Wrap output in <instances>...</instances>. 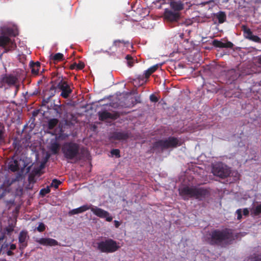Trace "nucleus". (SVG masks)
I'll use <instances>...</instances> for the list:
<instances>
[{
	"instance_id": "1",
	"label": "nucleus",
	"mask_w": 261,
	"mask_h": 261,
	"mask_svg": "<svg viewBox=\"0 0 261 261\" xmlns=\"http://www.w3.org/2000/svg\"><path fill=\"white\" fill-rule=\"evenodd\" d=\"M235 240L232 229L226 228L223 229H214L211 231L207 238L208 243L222 247L231 244Z\"/></svg>"
},
{
	"instance_id": "2",
	"label": "nucleus",
	"mask_w": 261,
	"mask_h": 261,
	"mask_svg": "<svg viewBox=\"0 0 261 261\" xmlns=\"http://www.w3.org/2000/svg\"><path fill=\"white\" fill-rule=\"evenodd\" d=\"M62 151L64 157L68 160L76 159L80 161L89 155L88 150L84 148L80 149V145L74 142H65L62 146Z\"/></svg>"
},
{
	"instance_id": "3",
	"label": "nucleus",
	"mask_w": 261,
	"mask_h": 261,
	"mask_svg": "<svg viewBox=\"0 0 261 261\" xmlns=\"http://www.w3.org/2000/svg\"><path fill=\"white\" fill-rule=\"evenodd\" d=\"M179 194L185 200L190 198H195L198 200H202L210 195V192L203 188L185 187L179 189Z\"/></svg>"
},
{
	"instance_id": "4",
	"label": "nucleus",
	"mask_w": 261,
	"mask_h": 261,
	"mask_svg": "<svg viewBox=\"0 0 261 261\" xmlns=\"http://www.w3.org/2000/svg\"><path fill=\"white\" fill-rule=\"evenodd\" d=\"M181 145L182 143L178 138L170 136L154 142L153 144V147L154 149L161 148L162 150H165L170 148H176Z\"/></svg>"
},
{
	"instance_id": "5",
	"label": "nucleus",
	"mask_w": 261,
	"mask_h": 261,
	"mask_svg": "<svg viewBox=\"0 0 261 261\" xmlns=\"http://www.w3.org/2000/svg\"><path fill=\"white\" fill-rule=\"evenodd\" d=\"M97 245L98 250L107 253L114 252L120 248L117 242L112 239H108L105 241L98 242Z\"/></svg>"
},
{
	"instance_id": "6",
	"label": "nucleus",
	"mask_w": 261,
	"mask_h": 261,
	"mask_svg": "<svg viewBox=\"0 0 261 261\" xmlns=\"http://www.w3.org/2000/svg\"><path fill=\"white\" fill-rule=\"evenodd\" d=\"M212 173L215 176L221 178L228 177L230 174V168L222 163H218L213 165Z\"/></svg>"
},
{
	"instance_id": "7",
	"label": "nucleus",
	"mask_w": 261,
	"mask_h": 261,
	"mask_svg": "<svg viewBox=\"0 0 261 261\" xmlns=\"http://www.w3.org/2000/svg\"><path fill=\"white\" fill-rule=\"evenodd\" d=\"M0 46L4 48L3 53L14 50L16 47L14 41L3 33L0 35Z\"/></svg>"
},
{
	"instance_id": "8",
	"label": "nucleus",
	"mask_w": 261,
	"mask_h": 261,
	"mask_svg": "<svg viewBox=\"0 0 261 261\" xmlns=\"http://www.w3.org/2000/svg\"><path fill=\"white\" fill-rule=\"evenodd\" d=\"M57 87L61 91L60 96L64 98H68L72 92V89L67 82L63 80L62 76L59 77Z\"/></svg>"
},
{
	"instance_id": "9",
	"label": "nucleus",
	"mask_w": 261,
	"mask_h": 261,
	"mask_svg": "<svg viewBox=\"0 0 261 261\" xmlns=\"http://www.w3.org/2000/svg\"><path fill=\"white\" fill-rule=\"evenodd\" d=\"M1 82L3 84H6L9 86H15L16 92L19 90V85L17 84L18 83V79L16 75L12 74H6L3 75Z\"/></svg>"
},
{
	"instance_id": "10",
	"label": "nucleus",
	"mask_w": 261,
	"mask_h": 261,
	"mask_svg": "<svg viewBox=\"0 0 261 261\" xmlns=\"http://www.w3.org/2000/svg\"><path fill=\"white\" fill-rule=\"evenodd\" d=\"M90 210L95 215L100 218H105L108 222H111L113 220V217L110 213L101 208L91 205Z\"/></svg>"
},
{
	"instance_id": "11",
	"label": "nucleus",
	"mask_w": 261,
	"mask_h": 261,
	"mask_svg": "<svg viewBox=\"0 0 261 261\" xmlns=\"http://www.w3.org/2000/svg\"><path fill=\"white\" fill-rule=\"evenodd\" d=\"M241 30L243 32L244 37L252 41L261 43V39L257 36L254 35L251 30L246 25L241 26Z\"/></svg>"
},
{
	"instance_id": "12",
	"label": "nucleus",
	"mask_w": 261,
	"mask_h": 261,
	"mask_svg": "<svg viewBox=\"0 0 261 261\" xmlns=\"http://www.w3.org/2000/svg\"><path fill=\"white\" fill-rule=\"evenodd\" d=\"M29 239L28 231L26 230H22L20 232L18 237V241L19 243V249L23 253V250L28 246V240Z\"/></svg>"
},
{
	"instance_id": "13",
	"label": "nucleus",
	"mask_w": 261,
	"mask_h": 261,
	"mask_svg": "<svg viewBox=\"0 0 261 261\" xmlns=\"http://www.w3.org/2000/svg\"><path fill=\"white\" fill-rule=\"evenodd\" d=\"M180 17L178 12H173L172 10L166 9L164 12V18L168 22H176Z\"/></svg>"
},
{
	"instance_id": "14",
	"label": "nucleus",
	"mask_w": 261,
	"mask_h": 261,
	"mask_svg": "<svg viewBox=\"0 0 261 261\" xmlns=\"http://www.w3.org/2000/svg\"><path fill=\"white\" fill-rule=\"evenodd\" d=\"M99 119L101 121H105L108 119H117L119 115L118 113H111L107 111H103L102 112H99L98 113Z\"/></svg>"
},
{
	"instance_id": "15",
	"label": "nucleus",
	"mask_w": 261,
	"mask_h": 261,
	"mask_svg": "<svg viewBox=\"0 0 261 261\" xmlns=\"http://www.w3.org/2000/svg\"><path fill=\"white\" fill-rule=\"evenodd\" d=\"M129 137L127 132H114L111 138L115 140H126Z\"/></svg>"
},
{
	"instance_id": "16",
	"label": "nucleus",
	"mask_w": 261,
	"mask_h": 261,
	"mask_svg": "<svg viewBox=\"0 0 261 261\" xmlns=\"http://www.w3.org/2000/svg\"><path fill=\"white\" fill-rule=\"evenodd\" d=\"M158 67L159 66L158 64H156L149 68L147 70L145 71L143 75H140L138 76V80L139 81H143L144 79H148L150 75L157 70Z\"/></svg>"
},
{
	"instance_id": "17",
	"label": "nucleus",
	"mask_w": 261,
	"mask_h": 261,
	"mask_svg": "<svg viewBox=\"0 0 261 261\" xmlns=\"http://www.w3.org/2000/svg\"><path fill=\"white\" fill-rule=\"evenodd\" d=\"M36 242L44 246H55L58 245V241L51 238H41Z\"/></svg>"
},
{
	"instance_id": "18",
	"label": "nucleus",
	"mask_w": 261,
	"mask_h": 261,
	"mask_svg": "<svg viewBox=\"0 0 261 261\" xmlns=\"http://www.w3.org/2000/svg\"><path fill=\"white\" fill-rule=\"evenodd\" d=\"M213 45L215 47L219 48H232L233 46V44L230 41H227L224 43L218 40H213Z\"/></svg>"
},
{
	"instance_id": "19",
	"label": "nucleus",
	"mask_w": 261,
	"mask_h": 261,
	"mask_svg": "<svg viewBox=\"0 0 261 261\" xmlns=\"http://www.w3.org/2000/svg\"><path fill=\"white\" fill-rule=\"evenodd\" d=\"M170 5L175 11H179L184 9V4L181 0H170Z\"/></svg>"
},
{
	"instance_id": "20",
	"label": "nucleus",
	"mask_w": 261,
	"mask_h": 261,
	"mask_svg": "<svg viewBox=\"0 0 261 261\" xmlns=\"http://www.w3.org/2000/svg\"><path fill=\"white\" fill-rule=\"evenodd\" d=\"M56 92V87L54 86H52L48 91L45 92L43 101L45 103H48L50 99L55 95Z\"/></svg>"
},
{
	"instance_id": "21",
	"label": "nucleus",
	"mask_w": 261,
	"mask_h": 261,
	"mask_svg": "<svg viewBox=\"0 0 261 261\" xmlns=\"http://www.w3.org/2000/svg\"><path fill=\"white\" fill-rule=\"evenodd\" d=\"M91 207V204L88 205L85 204L84 205H82L77 208L73 209L71 211L69 212L70 215H75L79 213H83L88 210H90Z\"/></svg>"
},
{
	"instance_id": "22",
	"label": "nucleus",
	"mask_w": 261,
	"mask_h": 261,
	"mask_svg": "<svg viewBox=\"0 0 261 261\" xmlns=\"http://www.w3.org/2000/svg\"><path fill=\"white\" fill-rule=\"evenodd\" d=\"M214 17L218 20L219 23H223L226 20V15L225 13L223 11H219L214 14Z\"/></svg>"
},
{
	"instance_id": "23",
	"label": "nucleus",
	"mask_w": 261,
	"mask_h": 261,
	"mask_svg": "<svg viewBox=\"0 0 261 261\" xmlns=\"http://www.w3.org/2000/svg\"><path fill=\"white\" fill-rule=\"evenodd\" d=\"M8 168L12 172H16L19 170L18 162L16 160L11 161L8 164Z\"/></svg>"
},
{
	"instance_id": "24",
	"label": "nucleus",
	"mask_w": 261,
	"mask_h": 261,
	"mask_svg": "<svg viewBox=\"0 0 261 261\" xmlns=\"http://www.w3.org/2000/svg\"><path fill=\"white\" fill-rule=\"evenodd\" d=\"M52 110L55 113V116L59 117V118L61 117V115L63 113L62 105L54 103Z\"/></svg>"
},
{
	"instance_id": "25",
	"label": "nucleus",
	"mask_w": 261,
	"mask_h": 261,
	"mask_svg": "<svg viewBox=\"0 0 261 261\" xmlns=\"http://www.w3.org/2000/svg\"><path fill=\"white\" fill-rule=\"evenodd\" d=\"M51 62L54 63L64 60V56L62 53H57L54 55H51L50 59Z\"/></svg>"
},
{
	"instance_id": "26",
	"label": "nucleus",
	"mask_w": 261,
	"mask_h": 261,
	"mask_svg": "<svg viewBox=\"0 0 261 261\" xmlns=\"http://www.w3.org/2000/svg\"><path fill=\"white\" fill-rule=\"evenodd\" d=\"M59 149L60 144L58 142H54L51 143L49 150L53 154H58L59 153Z\"/></svg>"
},
{
	"instance_id": "27",
	"label": "nucleus",
	"mask_w": 261,
	"mask_h": 261,
	"mask_svg": "<svg viewBox=\"0 0 261 261\" xmlns=\"http://www.w3.org/2000/svg\"><path fill=\"white\" fill-rule=\"evenodd\" d=\"M59 120L57 118H51L48 121L47 128L48 129H53L58 124Z\"/></svg>"
},
{
	"instance_id": "28",
	"label": "nucleus",
	"mask_w": 261,
	"mask_h": 261,
	"mask_svg": "<svg viewBox=\"0 0 261 261\" xmlns=\"http://www.w3.org/2000/svg\"><path fill=\"white\" fill-rule=\"evenodd\" d=\"M6 130L4 124L0 122V144L4 142Z\"/></svg>"
},
{
	"instance_id": "29",
	"label": "nucleus",
	"mask_w": 261,
	"mask_h": 261,
	"mask_svg": "<svg viewBox=\"0 0 261 261\" xmlns=\"http://www.w3.org/2000/svg\"><path fill=\"white\" fill-rule=\"evenodd\" d=\"M128 43V41L118 39L114 41L113 46H115L116 48H117L120 47L121 46V44H122L123 46H125L126 44Z\"/></svg>"
},
{
	"instance_id": "30",
	"label": "nucleus",
	"mask_w": 261,
	"mask_h": 261,
	"mask_svg": "<svg viewBox=\"0 0 261 261\" xmlns=\"http://www.w3.org/2000/svg\"><path fill=\"white\" fill-rule=\"evenodd\" d=\"M252 214L255 216H258L261 214V204L257 205L254 209L252 211Z\"/></svg>"
},
{
	"instance_id": "31",
	"label": "nucleus",
	"mask_w": 261,
	"mask_h": 261,
	"mask_svg": "<svg viewBox=\"0 0 261 261\" xmlns=\"http://www.w3.org/2000/svg\"><path fill=\"white\" fill-rule=\"evenodd\" d=\"M34 175L40 176L41 175L43 174V172L41 171V168H35L31 172Z\"/></svg>"
},
{
	"instance_id": "32",
	"label": "nucleus",
	"mask_w": 261,
	"mask_h": 261,
	"mask_svg": "<svg viewBox=\"0 0 261 261\" xmlns=\"http://www.w3.org/2000/svg\"><path fill=\"white\" fill-rule=\"evenodd\" d=\"M50 192V187L47 186L45 188L41 189L39 194L42 197H44L46 194Z\"/></svg>"
},
{
	"instance_id": "33",
	"label": "nucleus",
	"mask_w": 261,
	"mask_h": 261,
	"mask_svg": "<svg viewBox=\"0 0 261 261\" xmlns=\"http://www.w3.org/2000/svg\"><path fill=\"white\" fill-rule=\"evenodd\" d=\"M62 182L57 179H54L50 185V187H54L55 189H58L59 185L61 184Z\"/></svg>"
},
{
	"instance_id": "34",
	"label": "nucleus",
	"mask_w": 261,
	"mask_h": 261,
	"mask_svg": "<svg viewBox=\"0 0 261 261\" xmlns=\"http://www.w3.org/2000/svg\"><path fill=\"white\" fill-rule=\"evenodd\" d=\"M111 153L112 155H114L116 158H119L120 156V150L118 149H112L111 151Z\"/></svg>"
},
{
	"instance_id": "35",
	"label": "nucleus",
	"mask_w": 261,
	"mask_h": 261,
	"mask_svg": "<svg viewBox=\"0 0 261 261\" xmlns=\"http://www.w3.org/2000/svg\"><path fill=\"white\" fill-rule=\"evenodd\" d=\"M45 229V225L43 223H40L37 227V230L39 232H43Z\"/></svg>"
},
{
	"instance_id": "36",
	"label": "nucleus",
	"mask_w": 261,
	"mask_h": 261,
	"mask_svg": "<svg viewBox=\"0 0 261 261\" xmlns=\"http://www.w3.org/2000/svg\"><path fill=\"white\" fill-rule=\"evenodd\" d=\"M250 261H261V254L255 255L250 258Z\"/></svg>"
},
{
	"instance_id": "37",
	"label": "nucleus",
	"mask_w": 261,
	"mask_h": 261,
	"mask_svg": "<svg viewBox=\"0 0 261 261\" xmlns=\"http://www.w3.org/2000/svg\"><path fill=\"white\" fill-rule=\"evenodd\" d=\"M35 177H36L35 175L33 174L32 173H30V174L29 175V177H28V180H29V182H30V183L35 182H36Z\"/></svg>"
},
{
	"instance_id": "38",
	"label": "nucleus",
	"mask_w": 261,
	"mask_h": 261,
	"mask_svg": "<svg viewBox=\"0 0 261 261\" xmlns=\"http://www.w3.org/2000/svg\"><path fill=\"white\" fill-rule=\"evenodd\" d=\"M31 68V72L33 74L37 75L39 72V68L35 67L32 65H30Z\"/></svg>"
},
{
	"instance_id": "39",
	"label": "nucleus",
	"mask_w": 261,
	"mask_h": 261,
	"mask_svg": "<svg viewBox=\"0 0 261 261\" xmlns=\"http://www.w3.org/2000/svg\"><path fill=\"white\" fill-rule=\"evenodd\" d=\"M85 67V64L82 62H80L78 64H76V69L81 70Z\"/></svg>"
},
{
	"instance_id": "40",
	"label": "nucleus",
	"mask_w": 261,
	"mask_h": 261,
	"mask_svg": "<svg viewBox=\"0 0 261 261\" xmlns=\"http://www.w3.org/2000/svg\"><path fill=\"white\" fill-rule=\"evenodd\" d=\"M150 100L152 102H157L158 101V97L153 94L150 95L149 97Z\"/></svg>"
},
{
	"instance_id": "41",
	"label": "nucleus",
	"mask_w": 261,
	"mask_h": 261,
	"mask_svg": "<svg viewBox=\"0 0 261 261\" xmlns=\"http://www.w3.org/2000/svg\"><path fill=\"white\" fill-rule=\"evenodd\" d=\"M30 65H32L33 66H34L35 67L39 68L40 67V63L38 61L36 62H33L32 61L30 62Z\"/></svg>"
},
{
	"instance_id": "42",
	"label": "nucleus",
	"mask_w": 261,
	"mask_h": 261,
	"mask_svg": "<svg viewBox=\"0 0 261 261\" xmlns=\"http://www.w3.org/2000/svg\"><path fill=\"white\" fill-rule=\"evenodd\" d=\"M236 213L237 214V219L238 220H240L242 217L241 210V209L237 210L236 211Z\"/></svg>"
},
{
	"instance_id": "43",
	"label": "nucleus",
	"mask_w": 261,
	"mask_h": 261,
	"mask_svg": "<svg viewBox=\"0 0 261 261\" xmlns=\"http://www.w3.org/2000/svg\"><path fill=\"white\" fill-rule=\"evenodd\" d=\"M114 225L116 228H118L119 226L120 225V222L117 220H115L114 221Z\"/></svg>"
},
{
	"instance_id": "44",
	"label": "nucleus",
	"mask_w": 261,
	"mask_h": 261,
	"mask_svg": "<svg viewBox=\"0 0 261 261\" xmlns=\"http://www.w3.org/2000/svg\"><path fill=\"white\" fill-rule=\"evenodd\" d=\"M243 213L244 216H248L249 215V212L247 208H244L243 211Z\"/></svg>"
},
{
	"instance_id": "45",
	"label": "nucleus",
	"mask_w": 261,
	"mask_h": 261,
	"mask_svg": "<svg viewBox=\"0 0 261 261\" xmlns=\"http://www.w3.org/2000/svg\"><path fill=\"white\" fill-rule=\"evenodd\" d=\"M16 248V246L15 244H12L10 245V250H15Z\"/></svg>"
},
{
	"instance_id": "46",
	"label": "nucleus",
	"mask_w": 261,
	"mask_h": 261,
	"mask_svg": "<svg viewBox=\"0 0 261 261\" xmlns=\"http://www.w3.org/2000/svg\"><path fill=\"white\" fill-rule=\"evenodd\" d=\"M75 68H76V63H74L70 66V69L73 70Z\"/></svg>"
},
{
	"instance_id": "47",
	"label": "nucleus",
	"mask_w": 261,
	"mask_h": 261,
	"mask_svg": "<svg viewBox=\"0 0 261 261\" xmlns=\"http://www.w3.org/2000/svg\"><path fill=\"white\" fill-rule=\"evenodd\" d=\"M127 64L129 67H132L134 65L133 59L132 60L127 61Z\"/></svg>"
},
{
	"instance_id": "48",
	"label": "nucleus",
	"mask_w": 261,
	"mask_h": 261,
	"mask_svg": "<svg viewBox=\"0 0 261 261\" xmlns=\"http://www.w3.org/2000/svg\"><path fill=\"white\" fill-rule=\"evenodd\" d=\"M125 59L127 60V61L133 60V58H132V56L130 55H127L126 56Z\"/></svg>"
},
{
	"instance_id": "49",
	"label": "nucleus",
	"mask_w": 261,
	"mask_h": 261,
	"mask_svg": "<svg viewBox=\"0 0 261 261\" xmlns=\"http://www.w3.org/2000/svg\"><path fill=\"white\" fill-rule=\"evenodd\" d=\"M7 254L8 256H12L14 254V253L12 251V250H9L7 252Z\"/></svg>"
},
{
	"instance_id": "50",
	"label": "nucleus",
	"mask_w": 261,
	"mask_h": 261,
	"mask_svg": "<svg viewBox=\"0 0 261 261\" xmlns=\"http://www.w3.org/2000/svg\"><path fill=\"white\" fill-rule=\"evenodd\" d=\"M258 62L261 65V55L258 57Z\"/></svg>"
},
{
	"instance_id": "51",
	"label": "nucleus",
	"mask_w": 261,
	"mask_h": 261,
	"mask_svg": "<svg viewBox=\"0 0 261 261\" xmlns=\"http://www.w3.org/2000/svg\"><path fill=\"white\" fill-rule=\"evenodd\" d=\"M38 168H41V170L44 168V165L43 164H41L39 167Z\"/></svg>"
},
{
	"instance_id": "52",
	"label": "nucleus",
	"mask_w": 261,
	"mask_h": 261,
	"mask_svg": "<svg viewBox=\"0 0 261 261\" xmlns=\"http://www.w3.org/2000/svg\"><path fill=\"white\" fill-rule=\"evenodd\" d=\"M38 93V91H36V92H34L33 94V95H35V94H37Z\"/></svg>"
},
{
	"instance_id": "53",
	"label": "nucleus",
	"mask_w": 261,
	"mask_h": 261,
	"mask_svg": "<svg viewBox=\"0 0 261 261\" xmlns=\"http://www.w3.org/2000/svg\"><path fill=\"white\" fill-rule=\"evenodd\" d=\"M10 31H11V29H8V32H9V33H10Z\"/></svg>"
},
{
	"instance_id": "54",
	"label": "nucleus",
	"mask_w": 261,
	"mask_h": 261,
	"mask_svg": "<svg viewBox=\"0 0 261 261\" xmlns=\"http://www.w3.org/2000/svg\"><path fill=\"white\" fill-rule=\"evenodd\" d=\"M12 230L11 229H9V230H8L9 232L11 231Z\"/></svg>"
}]
</instances>
